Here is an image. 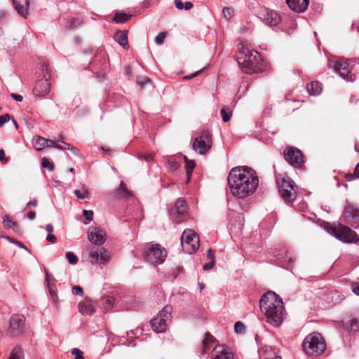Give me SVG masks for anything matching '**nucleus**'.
I'll return each instance as SVG.
<instances>
[{
    "label": "nucleus",
    "mask_w": 359,
    "mask_h": 359,
    "mask_svg": "<svg viewBox=\"0 0 359 359\" xmlns=\"http://www.w3.org/2000/svg\"><path fill=\"white\" fill-rule=\"evenodd\" d=\"M227 181L231 193L238 198H245L253 194L259 185L257 172L248 166L232 168Z\"/></svg>",
    "instance_id": "f257e3e1"
},
{
    "label": "nucleus",
    "mask_w": 359,
    "mask_h": 359,
    "mask_svg": "<svg viewBox=\"0 0 359 359\" xmlns=\"http://www.w3.org/2000/svg\"><path fill=\"white\" fill-rule=\"evenodd\" d=\"M259 306L269 323L274 327L281 325L283 321V303L274 292L264 294L259 301Z\"/></svg>",
    "instance_id": "f03ea898"
},
{
    "label": "nucleus",
    "mask_w": 359,
    "mask_h": 359,
    "mask_svg": "<svg viewBox=\"0 0 359 359\" xmlns=\"http://www.w3.org/2000/svg\"><path fill=\"white\" fill-rule=\"evenodd\" d=\"M237 62L242 70L246 74L262 72L264 61L259 53L254 50L243 47L237 55Z\"/></svg>",
    "instance_id": "7ed1b4c3"
},
{
    "label": "nucleus",
    "mask_w": 359,
    "mask_h": 359,
    "mask_svg": "<svg viewBox=\"0 0 359 359\" xmlns=\"http://www.w3.org/2000/svg\"><path fill=\"white\" fill-rule=\"evenodd\" d=\"M323 226L327 232L344 243H355L359 241V237L356 233L346 226L341 224L334 226L326 222Z\"/></svg>",
    "instance_id": "20e7f679"
},
{
    "label": "nucleus",
    "mask_w": 359,
    "mask_h": 359,
    "mask_svg": "<svg viewBox=\"0 0 359 359\" xmlns=\"http://www.w3.org/2000/svg\"><path fill=\"white\" fill-rule=\"evenodd\" d=\"M142 255L147 262L153 265H158L165 261L167 251L160 244L151 242L144 246Z\"/></svg>",
    "instance_id": "39448f33"
},
{
    "label": "nucleus",
    "mask_w": 359,
    "mask_h": 359,
    "mask_svg": "<svg viewBox=\"0 0 359 359\" xmlns=\"http://www.w3.org/2000/svg\"><path fill=\"white\" fill-rule=\"evenodd\" d=\"M302 346L309 355H320L326 348L325 341L319 333L307 335L303 341Z\"/></svg>",
    "instance_id": "423d86ee"
},
{
    "label": "nucleus",
    "mask_w": 359,
    "mask_h": 359,
    "mask_svg": "<svg viewBox=\"0 0 359 359\" xmlns=\"http://www.w3.org/2000/svg\"><path fill=\"white\" fill-rule=\"evenodd\" d=\"M328 68L338 74L346 81L353 82L355 78L351 74V67L347 60L341 57H332L329 60Z\"/></svg>",
    "instance_id": "0eeeda50"
},
{
    "label": "nucleus",
    "mask_w": 359,
    "mask_h": 359,
    "mask_svg": "<svg viewBox=\"0 0 359 359\" xmlns=\"http://www.w3.org/2000/svg\"><path fill=\"white\" fill-rule=\"evenodd\" d=\"M58 142H62L63 143V145L57 144L55 141L52 140L46 139L41 136H36L33 138L32 143L34 148L38 151L42 150L46 147H55L56 149L60 150H70L72 151V154L75 156L79 155V150L74 147L60 140H58Z\"/></svg>",
    "instance_id": "6e6552de"
},
{
    "label": "nucleus",
    "mask_w": 359,
    "mask_h": 359,
    "mask_svg": "<svg viewBox=\"0 0 359 359\" xmlns=\"http://www.w3.org/2000/svg\"><path fill=\"white\" fill-rule=\"evenodd\" d=\"M278 191L281 197L287 203L292 202L297 197V187L294 182L288 177L277 178Z\"/></svg>",
    "instance_id": "1a4fd4ad"
},
{
    "label": "nucleus",
    "mask_w": 359,
    "mask_h": 359,
    "mask_svg": "<svg viewBox=\"0 0 359 359\" xmlns=\"http://www.w3.org/2000/svg\"><path fill=\"white\" fill-rule=\"evenodd\" d=\"M172 306H165L158 313V316L151 320L153 330L161 333L166 330L168 323L171 320Z\"/></svg>",
    "instance_id": "9d476101"
},
{
    "label": "nucleus",
    "mask_w": 359,
    "mask_h": 359,
    "mask_svg": "<svg viewBox=\"0 0 359 359\" xmlns=\"http://www.w3.org/2000/svg\"><path fill=\"white\" fill-rule=\"evenodd\" d=\"M180 238L182 249L185 252L192 254L198 250L200 245L199 237L193 230H184Z\"/></svg>",
    "instance_id": "9b49d317"
},
{
    "label": "nucleus",
    "mask_w": 359,
    "mask_h": 359,
    "mask_svg": "<svg viewBox=\"0 0 359 359\" xmlns=\"http://www.w3.org/2000/svg\"><path fill=\"white\" fill-rule=\"evenodd\" d=\"M212 147V138L210 133L206 130L201 132V135L196 137L192 144L193 149L200 155H205Z\"/></svg>",
    "instance_id": "f8f14e48"
},
{
    "label": "nucleus",
    "mask_w": 359,
    "mask_h": 359,
    "mask_svg": "<svg viewBox=\"0 0 359 359\" xmlns=\"http://www.w3.org/2000/svg\"><path fill=\"white\" fill-rule=\"evenodd\" d=\"M344 222L354 229L359 228V209L351 204L347 205L344 210Z\"/></svg>",
    "instance_id": "ddd939ff"
},
{
    "label": "nucleus",
    "mask_w": 359,
    "mask_h": 359,
    "mask_svg": "<svg viewBox=\"0 0 359 359\" xmlns=\"http://www.w3.org/2000/svg\"><path fill=\"white\" fill-rule=\"evenodd\" d=\"M110 259V253L103 248L91 247V264H105Z\"/></svg>",
    "instance_id": "4468645a"
},
{
    "label": "nucleus",
    "mask_w": 359,
    "mask_h": 359,
    "mask_svg": "<svg viewBox=\"0 0 359 359\" xmlns=\"http://www.w3.org/2000/svg\"><path fill=\"white\" fill-rule=\"evenodd\" d=\"M259 18L269 26H276L280 22V17L276 11L266 8L259 12Z\"/></svg>",
    "instance_id": "2eb2a0df"
},
{
    "label": "nucleus",
    "mask_w": 359,
    "mask_h": 359,
    "mask_svg": "<svg viewBox=\"0 0 359 359\" xmlns=\"http://www.w3.org/2000/svg\"><path fill=\"white\" fill-rule=\"evenodd\" d=\"M25 318L22 315L14 314L10 318L9 330L13 335H19L25 325Z\"/></svg>",
    "instance_id": "dca6fc26"
},
{
    "label": "nucleus",
    "mask_w": 359,
    "mask_h": 359,
    "mask_svg": "<svg viewBox=\"0 0 359 359\" xmlns=\"http://www.w3.org/2000/svg\"><path fill=\"white\" fill-rule=\"evenodd\" d=\"M50 76L44 75V79H39L36 81L33 89V93L35 96L42 97L46 95L50 89Z\"/></svg>",
    "instance_id": "f3484780"
},
{
    "label": "nucleus",
    "mask_w": 359,
    "mask_h": 359,
    "mask_svg": "<svg viewBox=\"0 0 359 359\" xmlns=\"http://www.w3.org/2000/svg\"><path fill=\"white\" fill-rule=\"evenodd\" d=\"M107 239L106 231L98 226L91 227V243L97 245L103 244Z\"/></svg>",
    "instance_id": "a211bd4d"
},
{
    "label": "nucleus",
    "mask_w": 359,
    "mask_h": 359,
    "mask_svg": "<svg viewBox=\"0 0 359 359\" xmlns=\"http://www.w3.org/2000/svg\"><path fill=\"white\" fill-rule=\"evenodd\" d=\"M288 6L297 13H304L309 6V0H286Z\"/></svg>",
    "instance_id": "6ab92c4d"
},
{
    "label": "nucleus",
    "mask_w": 359,
    "mask_h": 359,
    "mask_svg": "<svg viewBox=\"0 0 359 359\" xmlns=\"http://www.w3.org/2000/svg\"><path fill=\"white\" fill-rule=\"evenodd\" d=\"M172 211L180 216L179 222L182 221L187 213L186 202L183 199L179 198L175 203Z\"/></svg>",
    "instance_id": "aec40b11"
},
{
    "label": "nucleus",
    "mask_w": 359,
    "mask_h": 359,
    "mask_svg": "<svg viewBox=\"0 0 359 359\" xmlns=\"http://www.w3.org/2000/svg\"><path fill=\"white\" fill-rule=\"evenodd\" d=\"M115 39L120 46L124 48H128L127 31H118L115 34Z\"/></svg>",
    "instance_id": "412c9836"
},
{
    "label": "nucleus",
    "mask_w": 359,
    "mask_h": 359,
    "mask_svg": "<svg viewBox=\"0 0 359 359\" xmlns=\"http://www.w3.org/2000/svg\"><path fill=\"white\" fill-rule=\"evenodd\" d=\"M284 157H304L302 151L292 146H287L283 151Z\"/></svg>",
    "instance_id": "4be33fe9"
},
{
    "label": "nucleus",
    "mask_w": 359,
    "mask_h": 359,
    "mask_svg": "<svg viewBox=\"0 0 359 359\" xmlns=\"http://www.w3.org/2000/svg\"><path fill=\"white\" fill-rule=\"evenodd\" d=\"M12 1L15 9L18 14L24 18H27L28 14V7L29 6V0H25L26 8H25L23 5L20 4L17 0H12Z\"/></svg>",
    "instance_id": "5701e85b"
},
{
    "label": "nucleus",
    "mask_w": 359,
    "mask_h": 359,
    "mask_svg": "<svg viewBox=\"0 0 359 359\" xmlns=\"http://www.w3.org/2000/svg\"><path fill=\"white\" fill-rule=\"evenodd\" d=\"M307 90L311 95L316 96L321 93L322 86L318 81H312L307 87Z\"/></svg>",
    "instance_id": "b1692460"
},
{
    "label": "nucleus",
    "mask_w": 359,
    "mask_h": 359,
    "mask_svg": "<svg viewBox=\"0 0 359 359\" xmlns=\"http://www.w3.org/2000/svg\"><path fill=\"white\" fill-rule=\"evenodd\" d=\"M116 194L121 198H128L132 196L131 191L126 187L123 182H121L119 187L116 190Z\"/></svg>",
    "instance_id": "393cba45"
},
{
    "label": "nucleus",
    "mask_w": 359,
    "mask_h": 359,
    "mask_svg": "<svg viewBox=\"0 0 359 359\" xmlns=\"http://www.w3.org/2000/svg\"><path fill=\"white\" fill-rule=\"evenodd\" d=\"M304 158H285L286 163L295 169H302L304 165Z\"/></svg>",
    "instance_id": "a878e982"
},
{
    "label": "nucleus",
    "mask_w": 359,
    "mask_h": 359,
    "mask_svg": "<svg viewBox=\"0 0 359 359\" xmlns=\"http://www.w3.org/2000/svg\"><path fill=\"white\" fill-rule=\"evenodd\" d=\"M184 161L186 163L185 166L187 176V182H189L190 180L193 170L195 168L196 163L194 160L189 158H184Z\"/></svg>",
    "instance_id": "bb28decb"
},
{
    "label": "nucleus",
    "mask_w": 359,
    "mask_h": 359,
    "mask_svg": "<svg viewBox=\"0 0 359 359\" xmlns=\"http://www.w3.org/2000/svg\"><path fill=\"white\" fill-rule=\"evenodd\" d=\"M46 273V280L47 282L48 287L49 288V291L52 296L54 295L53 293V287L55 285V279L53 276L50 274L47 269L45 270Z\"/></svg>",
    "instance_id": "cd10ccee"
},
{
    "label": "nucleus",
    "mask_w": 359,
    "mask_h": 359,
    "mask_svg": "<svg viewBox=\"0 0 359 359\" xmlns=\"http://www.w3.org/2000/svg\"><path fill=\"white\" fill-rule=\"evenodd\" d=\"M3 223L4 226L6 229H12L14 231H15L18 229L16 223L14 221H13L8 215H5L3 217Z\"/></svg>",
    "instance_id": "c85d7f7f"
},
{
    "label": "nucleus",
    "mask_w": 359,
    "mask_h": 359,
    "mask_svg": "<svg viewBox=\"0 0 359 359\" xmlns=\"http://www.w3.org/2000/svg\"><path fill=\"white\" fill-rule=\"evenodd\" d=\"M79 311L83 316H88L90 314V302L86 299L84 302L79 303Z\"/></svg>",
    "instance_id": "c756f323"
},
{
    "label": "nucleus",
    "mask_w": 359,
    "mask_h": 359,
    "mask_svg": "<svg viewBox=\"0 0 359 359\" xmlns=\"http://www.w3.org/2000/svg\"><path fill=\"white\" fill-rule=\"evenodd\" d=\"M131 15H128L125 13H117L113 17V21L116 23H123L128 21Z\"/></svg>",
    "instance_id": "7c9ffc66"
},
{
    "label": "nucleus",
    "mask_w": 359,
    "mask_h": 359,
    "mask_svg": "<svg viewBox=\"0 0 359 359\" xmlns=\"http://www.w3.org/2000/svg\"><path fill=\"white\" fill-rule=\"evenodd\" d=\"M9 359H24L22 350L20 347H15L11 351Z\"/></svg>",
    "instance_id": "2f4dec72"
},
{
    "label": "nucleus",
    "mask_w": 359,
    "mask_h": 359,
    "mask_svg": "<svg viewBox=\"0 0 359 359\" xmlns=\"http://www.w3.org/2000/svg\"><path fill=\"white\" fill-rule=\"evenodd\" d=\"M213 341H215V337L210 332H206L205 334V338L203 341V349L202 351L203 354L205 353V351H206L205 349L207 348L208 344L213 342Z\"/></svg>",
    "instance_id": "473e14b6"
},
{
    "label": "nucleus",
    "mask_w": 359,
    "mask_h": 359,
    "mask_svg": "<svg viewBox=\"0 0 359 359\" xmlns=\"http://www.w3.org/2000/svg\"><path fill=\"white\" fill-rule=\"evenodd\" d=\"M220 114L224 122H228L232 116L231 111L225 107H222Z\"/></svg>",
    "instance_id": "72a5a7b5"
},
{
    "label": "nucleus",
    "mask_w": 359,
    "mask_h": 359,
    "mask_svg": "<svg viewBox=\"0 0 359 359\" xmlns=\"http://www.w3.org/2000/svg\"><path fill=\"white\" fill-rule=\"evenodd\" d=\"M165 165L167 168L171 171L176 170L179 167V163L175 158H168Z\"/></svg>",
    "instance_id": "f704fd0d"
},
{
    "label": "nucleus",
    "mask_w": 359,
    "mask_h": 359,
    "mask_svg": "<svg viewBox=\"0 0 359 359\" xmlns=\"http://www.w3.org/2000/svg\"><path fill=\"white\" fill-rule=\"evenodd\" d=\"M226 347L223 345L217 346L214 348L215 353V359H222L223 354L226 351Z\"/></svg>",
    "instance_id": "c9c22d12"
},
{
    "label": "nucleus",
    "mask_w": 359,
    "mask_h": 359,
    "mask_svg": "<svg viewBox=\"0 0 359 359\" xmlns=\"http://www.w3.org/2000/svg\"><path fill=\"white\" fill-rule=\"evenodd\" d=\"M347 328L351 331H358L359 330V321L353 318L349 320L348 323Z\"/></svg>",
    "instance_id": "e433bc0d"
},
{
    "label": "nucleus",
    "mask_w": 359,
    "mask_h": 359,
    "mask_svg": "<svg viewBox=\"0 0 359 359\" xmlns=\"http://www.w3.org/2000/svg\"><path fill=\"white\" fill-rule=\"evenodd\" d=\"M65 257L70 264H76L78 262L77 257L72 252H67Z\"/></svg>",
    "instance_id": "4c0bfd02"
},
{
    "label": "nucleus",
    "mask_w": 359,
    "mask_h": 359,
    "mask_svg": "<svg viewBox=\"0 0 359 359\" xmlns=\"http://www.w3.org/2000/svg\"><path fill=\"white\" fill-rule=\"evenodd\" d=\"M74 193L78 198L83 199L88 195V191L85 188H82L81 189H76Z\"/></svg>",
    "instance_id": "58836bf2"
},
{
    "label": "nucleus",
    "mask_w": 359,
    "mask_h": 359,
    "mask_svg": "<svg viewBox=\"0 0 359 359\" xmlns=\"http://www.w3.org/2000/svg\"><path fill=\"white\" fill-rule=\"evenodd\" d=\"M102 302L106 309H110L112 308L113 304L114 302V299L112 297H107L102 299Z\"/></svg>",
    "instance_id": "ea45409f"
},
{
    "label": "nucleus",
    "mask_w": 359,
    "mask_h": 359,
    "mask_svg": "<svg viewBox=\"0 0 359 359\" xmlns=\"http://www.w3.org/2000/svg\"><path fill=\"white\" fill-rule=\"evenodd\" d=\"M41 166L43 168H47L49 171H53L54 168L53 163L50 162L48 158H42Z\"/></svg>",
    "instance_id": "a19ab883"
},
{
    "label": "nucleus",
    "mask_w": 359,
    "mask_h": 359,
    "mask_svg": "<svg viewBox=\"0 0 359 359\" xmlns=\"http://www.w3.org/2000/svg\"><path fill=\"white\" fill-rule=\"evenodd\" d=\"M71 353L74 356V359H84L83 353L77 348H73L71 351Z\"/></svg>",
    "instance_id": "79ce46f5"
},
{
    "label": "nucleus",
    "mask_w": 359,
    "mask_h": 359,
    "mask_svg": "<svg viewBox=\"0 0 359 359\" xmlns=\"http://www.w3.org/2000/svg\"><path fill=\"white\" fill-rule=\"evenodd\" d=\"M224 16L226 19H230L234 13V10L230 7H224L223 8Z\"/></svg>",
    "instance_id": "37998d69"
},
{
    "label": "nucleus",
    "mask_w": 359,
    "mask_h": 359,
    "mask_svg": "<svg viewBox=\"0 0 359 359\" xmlns=\"http://www.w3.org/2000/svg\"><path fill=\"white\" fill-rule=\"evenodd\" d=\"M166 32H160L155 38V43L158 45L163 44Z\"/></svg>",
    "instance_id": "c03bdc74"
},
{
    "label": "nucleus",
    "mask_w": 359,
    "mask_h": 359,
    "mask_svg": "<svg viewBox=\"0 0 359 359\" xmlns=\"http://www.w3.org/2000/svg\"><path fill=\"white\" fill-rule=\"evenodd\" d=\"M234 331L236 333H243L245 331V326L243 323L238 321L234 325Z\"/></svg>",
    "instance_id": "a18cd8bd"
},
{
    "label": "nucleus",
    "mask_w": 359,
    "mask_h": 359,
    "mask_svg": "<svg viewBox=\"0 0 359 359\" xmlns=\"http://www.w3.org/2000/svg\"><path fill=\"white\" fill-rule=\"evenodd\" d=\"M41 68L43 74V79H44V75H46L47 77H48V76H50V69L48 68V65L46 63H42L41 65Z\"/></svg>",
    "instance_id": "49530a36"
},
{
    "label": "nucleus",
    "mask_w": 359,
    "mask_h": 359,
    "mask_svg": "<svg viewBox=\"0 0 359 359\" xmlns=\"http://www.w3.org/2000/svg\"><path fill=\"white\" fill-rule=\"evenodd\" d=\"M6 239H7L8 241H10L11 243H14L15 245H17V246H18L19 248H24V249H25L27 251H29V250H28V249H27V247H25L22 243H21V242H20V241H16V240H15V239H13V238H11V237H7V238H6Z\"/></svg>",
    "instance_id": "de8ad7c7"
},
{
    "label": "nucleus",
    "mask_w": 359,
    "mask_h": 359,
    "mask_svg": "<svg viewBox=\"0 0 359 359\" xmlns=\"http://www.w3.org/2000/svg\"><path fill=\"white\" fill-rule=\"evenodd\" d=\"M72 293L74 295L82 297L83 295V290L80 286L76 285L72 287Z\"/></svg>",
    "instance_id": "09e8293b"
},
{
    "label": "nucleus",
    "mask_w": 359,
    "mask_h": 359,
    "mask_svg": "<svg viewBox=\"0 0 359 359\" xmlns=\"http://www.w3.org/2000/svg\"><path fill=\"white\" fill-rule=\"evenodd\" d=\"M10 119L11 116L8 114L0 116V127H1L5 123L8 122Z\"/></svg>",
    "instance_id": "8fccbe9b"
},
{
    "label": "nucleus",
    "mask_w": 359,
    "mask_h": 359,
    "mask_svg": "<svg viewBox=\"0 0 359 359\" xmlns=\"http://www.w3.org/2000/svg\"><path fill=\"white\" fill-rule=\"evenodd\" d=\"M46 240L51 243H55L57 241V238L56 236L53 233H48L47 235Z\"/></svg>",
    "instance_id": "3c124183"
},
{
    "label": "nucleus",
    "mask_w": 359,
    "mask_h": 359,
    "mask_svg": "<svg viewBox=\"0 0 359 359\" xmlns=\"http://www.w3.org/2000/svg\"><path fill=\"white\" fill-rule=\"evenodd\" d=\"M352 291L357 295H359V283L352 284Z\"/></svg>",
    "instance_id": "603ef678"
},
{
    "label": "nucleus",
    "mask_w": 359,
    "mask_h": 359,
    "mask_svg": "<svg viewBox=\"0 0 359 359\" xmlns=\"http://www.w3.org/2000/svg\"><path fill=\"white\" fill-rule=\"evenodd\" d=\"M149 82V79L148 78H142L141 79L137 80V83L142 87L144 86V85H146Z\"/></svg>",
    "instance_id": "864d4df0"
},
{
    "label": "nucleus",
    "mask_w": 359,
    "mask_h": 359,
    "mask_svg": "<svg viewBox=\"0 0 359 359\" xmlns=\"http://www.w3.org/2000/svg\"><path fill=\"white\" fill-rule=\"evenodd\" d=\"M174 4L177 9H183L184 3L181 0H175Z\"/></svg>",
    "instance_id": "5fc2aeb1"
},
{
    "label": "nucleus",
    "mask_w": 359,
    "mask_h": 359,
    "mask_svg": "<svg viewBox=\"0 0 359 359\" xmlns=\"http://www.w3.org/2000/svg\"><path fill=\"white\" fill-rule=\"evenodd\" d=\"M11 96L13 100L18 102H21L23 100L22 96L18 94L12 93Z\"/></svg>",
    "instance_id": "6e6d98bb"
},
{
    "label": "nucleus",
    "mask_w": 359,
    "mask_h": 359,
    "mask_svg": "<svg viewBox=\"0 0 359 359\" xmlns=\"http://www.w3.org/2000/svg\"><path fill=\"white\" fill-rule=\"evenodd\" d=\"M214 264H215L214 260H211L209 263H207L203 265V269L204 270L210 269L213 267Z\"/></svg>",
    "instance_id": "4d7b16f0"
},
{
    "label": "nucleus",
    "mask_w": 359,
    "mask_h": 359,
    "mask_svg": "<svg viewBox=\"0 0 359 359\" xmlns=\"http://www.w3.org/2000/svg\"><path fill=\"white\" fill-rule=\"evenodd\" d=\"M224 359H233V354L231 352L226 351L223 354Z\"/></svg>",
    "instance_id": "13d9d810"
},
{
    "label": "nucleus",
    "mask_w": 359,
    "mask_h": 359,
    "mask_svg": "<svg viewBox=\"0 0 359 359\" xmlns=\"http://www.w3.org/2000/svg\"><path fill=\"white\" fill-rule=\"evenodd\" d=\"M193 7V4L190 1H187L185 4H184L183 8L186 11L190 10Z\"/></svg>",
    "instance_id": "bf43d9fd"
},
{
    "label": "nucleus",
    "mask_w": 359,
    "mask_h": 359,
    "mask_svg": "<svg viewBox=\"0 0 359 359\" xmlns=\"http://www.w3.org/2000/svg\"><path fill=\"white\" fill-rule=\"evenodd\" d=\"M36 217V215H35V212H33V211H29L28 213H27V217L30 220H33Z\"/></svg>",
    "instance_id": "052dcab7"
},
{
    "label": "nucleus",
    "mask_w": 359,
    "mask_h": 359,
    "mask_svg": "<svg viewBox=\"0 0 359 359\" xmlns=\"http://www.w3.org/2000/svg\"><path fill=\"white\" fill-rule=\"evenodd\" d=\"M202 70H203V69H201V70L196 71V72L186 76V79H193V78L196 77L199 74V72Z\"/></svg>",
    "instance_id": "680f3d73"
},
{
    "label": "nucleus",
    "mask_w": 359,
    "mask_h": 359,
    "mask_svg": "<svg viewBox=\"0 0 359 359\" xmlns=\"http://www.w3.org/2000/svg\"><path fill=\"white\" fill-rule=\"evenodd\" d=\"M46 231L48 232V233H52L53 231V226L50 224H48L46 226Z\"/></svg>",
    "instance_id": "e2e57ef3"
},
{
    "label": "nucleus",
    "mask_w": 359,
    "mask_h": 359,
    "mask_svg": "<svg viewBox=\"0 0 359 359\" xmlns=\"http://www.w3.org/2000/svg\"><path fill=\"white\" fill-rule=\"evenodd\" d=\"M69 23H70V27H75L77 25L79 24L78 20L76 19H72L69 21Z\"/></svg>",
    "instance_id": "0e129e2a"
},
{
    "label": "nucleus",
    "mask_w": 359,
    "mask_h": 359,
    "mask_svg": "<svg viewBox=\"0 0 359 359\" xmlns=\"http://www.w3.org/2000/svg\"><path fill=\"white\" fill-rule=\"evenodd\" d=\"M83 213L86 220L90 221V210H84Z\"/></svg>",
    "instance_id": "69168bd1"
},
{
    "label": "nucleus",
    "mask_w": 359,
    "mask_h": 359,
    "mask_svg": "<svg viewBox=\"0 0 359 359\" xmlns=\"http://www.w3.org/2000/svg\"><path fill=\"white\" fill-rule=\"evenodd\" d=\"M208 257L211 259V260H214V252H213V250L212 249H209L208 251Z\"/></svg>",
    "instance_id": "338daca9"
},
{
    "label": "nucleus",
    "mask_w": 359,
    "mask_h": 359,
    "mask_svg": "<svg viewBox=\"0 0 359 359\" xmlns=\"http://www.w3.org/2000/svg\"><path fill=\"white\" fill-rule=\"evenodd\" d=\"M355 176L359 179V163L357 164L355 170H354Z\"/></svg>",
    "instance_id": "774afa93"
}]
</instances>
